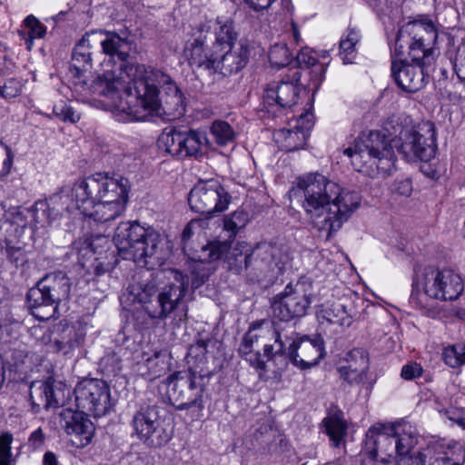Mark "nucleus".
I'll list each match as a JSON object with an SVG mask.
<instances>
[{
    "label": "nucleus",
    "mask_w": 465,
    "mask_h": 465,
    "mask_svg": "<svg viewBox=\"0 0 465 465\" xmlns=\"http://www.w3.org/2000/svg\"><path fill=\"white\" fill-rule=\"evenodd\" d=\"M393 129L391 134H394V137L390 142L377 131L361 134L353 146L344 150V154L351 158L352 165L359 172L370 175L386 174L394 169V148L407 162H428L434 157L437 144L433 123L426 122L414 127L408 124L406 118L404 125L397 122Z\"/></svg>",
    "instance_id": "1"
},
{
    "label": "nucleus",
    "mask_w": 465,
    "mask_h": 465,
    "mask_svg": "<svg viewBox=\"0 0 465 465\" xmlns=\"http://www.w3.org/2000/svg\"><path fill=\"white\" fill-rule=\"evenodd\" d=\"M439 36L435 22L428 15H419L398 30L391 48V74L404 92L415 93L427 83L434 64V45Z\"/></svg>",
    "instance_id": "2"
},
{
    "label": "nucleus",
    "mask_w": 465,
    "mask_h": 465,
    "mask_svg": "<svg viewBox=\"0 0 465 465\" xmlns=\"http://www.w3.org/2000/svg\"><path fill=\"white\" fill-rule=\"evenodd\" d=\"M164 113L181 115L184 96L171 76L159 69L144 66L143 71L114 102L113 114L120 122L144 121Z\"/></svg>",
    "instance_id": "3"
},
{
    "label": "nucleus",
    "mask_w": 465,
    "mask_h": 465,
    "mask_svg": "<svg viewBox=\"0 0 465 465\" xmlns=\"http://www.w3.org/2000/svg\"><path fill=\"white\" fill-rule=\"evenodd\" d=\"M302 206L313 226L329 240L360 206L357 193L341 188L321 173L298 178Z\"/></svg>",
    "instance_id": "4"
},
{
    "label": "nucleus",
    "mask_w": 465,
    "mask_h": 465,
    "mask_svg": "<svg viewBox=\"0 0 465 465\" xmlns=\"http://www.w3.org/2000/svg\"><path fill=\"white\" fill-rule=\"evenodd\" d=\"M129 190L126 178L98 173L74 183L72 201L89 222L104 225L124 213Z\"/></svg>",
    "instance_id": "5"
},
{
    "label": "nucleus",
    "mask_w": 465,
    "mask_h": 465,
    "mask_svg": "<svg viewBox=\"0 0 465 465\" xmlns=\"http://www.w3.org/2000/svg\"><path fill=\"white\" fill-rule=\"evenodd\" d=\"M224 255L230 270L240 272L242 269H250L260 279L271 278L281 272L288 261V255L281 245L260 242L249 253L244 242L238 243L230 250L228 241L211 242L203 246L199 258L211 262Z\"/></svg>",
    "instance_id": "6"
},
{
    "label": "nucleus",
    "mask_w": 465,
    "mask_h": 465,
    "mask_svg": "<svg viewBox=\"0 0 465 465\" xmlns=\"http://www.w3.org/2000/svg\"><path fill=\"white\" fill-rule=\"evenodd\" d=\"M96 40L103 53L107 56L103 64V73L96 76L94 89L114 102L124 94L131 84L143 71L145 65L130 64L127 60L131 51V43L118 34L100 30L96 31Z\"/></svg>",
    "instance_id": "7"
},
{
    "label": "nucleus",
    "mask_w": 465,
    "mask_h": 465,
    "mask_svg": "<svg viewBox=\"0 0 465 465\" xmlns=\"http://www.w3.org/2000/svg\"><path fill=\"white\" fill-rule=\"evenodd\" d=\"M463 290V280L453 270L425 267L415 271L409 302L422 313L434 316L438 302L454 301Z\"/></svg>",
    "instance_id": "8"
},
{
    "label": "nucleus",
    "mask_w": 465,
    "mask_h": 465,
    "mask_svg": "<svg viewBox=\"0 0 465 465\" xmlns=\"http://www.w3.org/2000/svg\"><path fill=\"white\" fill-rule=\"evenodd\" d=\"M171 274L172 282L155 296L153 285L131 287L133 301L143 304L151 319L164 320L183 302L189 288V277L177 270L172 271Z\"/></svg>",
    "instance_id": "9"
},
{
    "label": "nucleus",
    "mask_w": 465,
    "mask_h": 465,
    "mask_svg": "<svg viewBox=\"0 0 465 465\" xmlns=\"http://www.w3.org/2000/svg\"><path fill=\"white\" fill-rule=\"evenodd\" d=\"M202 42H187L183 55L191 67L203 68L223 75L238 73L244 68L249 61L251 48L244 41L237 45L218 51L207 53L201 45Z\"/></svg>",
    "instance_id": "10"
},
{
    "label": "nucleus",
    "mask_w": 465,
    "mask_h": 465,
    "mask_svg": "<svg viewBox=\"0 0 465 465\" xmlns=\"http://www.w3.org/2000/svg\"><path fill=\"white\" fill-rule=\"evenodd\" d=\"M416 430L408 422L396 424L377 423L372 425L366 433V446L371 450L372 458L386 461L381 453L389 458L393 454L400 458L410 454L417 444Z\"/></svg>",
    "instance_id": "11"
},
{
    "label": "nucleus",
    "mask_w": 465,
    "mask_h": 465,
    "mask_svg": "<svg viewBox=\"0 0 465 465\" xmlns=\"http://www.w3.org/2000/svg\"><path fill=\"white\" fill-rule=\"evenodd\" d=\"M114 242L119 255L124 260L143 262L158 253L163 238L159 232L140 223L125 222L115 229Z\"/></svg>",
    "instance_id": "12"
},
{
    "label": "nucleus",
    "mask_w": 465,
    "mask_h": 465,
    "mask_svg": "<svg viewBox=\"0 0 465 465\" xmlns=\"http://www.w3.org/2000/svg\"><path fill=\"white\" fill-rule=\"evenodd\" d=\"M96 36L97 32L94 31L84 34L72 52L69 74L74 92L81 95L97 94L102 96V94L94 89L96 77L91 83L86 78V73L93 67V49L98 45Z\"/></svg>",
    "instance_id": "13"
},
{
    "label": "nucleus",
    "mask_w": 465,
    "mask_h": 465,
    "mask_svg": "<svg viewBox=\"0 0 465 465\" xmlns=\"http://www.w3.org/2000/svg\"><path fill=\"white\" fill-rule=\"evenodd\" d=\"M312 284L307 280L290 282L272 302L274 318L289 322L304 316L312 303Z\"/></svg>",
    "instance_id": "14"
},
{
    "label": "nucleus",
    "mask_w": 465,
    "mask_h": 465,
    "mask_svg": "<svg viewBox=\"0 0 465 465\" xmlns=\"http://www.w3.org/2000/svg\"><path fill=\"white\" fill-rule=\"evenodd\" d=\"M288 331L280 325L269 322L253 324L242 339L239 351L248 354L254 344L263 346V357L272 360L276 355H283L286 341L290 340Z\"/></svg>",
    "instance_id": "15"
},
{
    "label": "nucleus",
    "mask_w": 465,
    "mask_h": 465,
    "mask_svg": "<svg viewBox=\"0 0 465 465\" xmlns=\"http://www.w3.org/2000/svg\"><path fill=\"white\" fill-rule=\"evenodd\" d=\"M188 202L195 213L211 215L227 210L231 196L218 181H200L191 189Z\"/></svg>",
    "instance_id": "16"
},
{
    "label": "nucleus",
    "mask_w": 465,
    "mask_h": 465,
    "mask_svg": "<svg viewBox=\"0 0 465 465\" xmlns=\"http://www.w3.org/2000/svg\"><path fill=\"white\" fill-rule=\"evenodd\" d=\"M76 406L94 417L105 415L111 408L110 390L101 380H84L74 390Z\"/></svg>",
    "instance_id": "17"
},
{
    "label": "nucleus",
    "mask_w": 465,
    "mask_h": 465,
    "mask_svg": "<svg viewBox=\"0 0 465 465\" xmlns=\"http://www.w3.org/2000/svg\"><path fill=\"white\" fill-rule=\"evenodd\" d=\"M237 33L233 29L232 22L229 19L218 17L214 21H208L199 27L187 42L200 40L201 45L207 53H216L237 45Z\"/></svg>",
    "instance_id": "18"
},
{
    "label": "nucleus",
    "mask_w": 465,
    "mask_h": 465,
    "mask_svg": "<svg viewBox=\"0 0 465 465\" xmlns=\"http://www.w3.org/2000/svg\"><path fill=\"white\" fill-rule=\"evenodd\" d=\"M131 424L137 437L150 447H161L171 439L155 406H141L134 414Z\"/></svg>",
    "instance_id": "19"
},
{
    "label": "nucleus",
    "mask_w": 465,
    "mask_h": 465,
    "mask_svg": "<svg viewBox=\"0 0 465 465\" xmlns=\"http://www.w3.org/2000/svg\"><path fill=\"white\" fill-rule=\"evenodd\" d=\"M299 69H290L277 83L271 84L264 90L263 104L270 112L274 106L291 108L297 104L302 84Z\"/></svg>",
    "instance_id": "20"
},
{
    "label": "nucleus",
    "mask_w": 465,
    "mask_h": 465,
    "mask_svg": "<svg viewBox=\"0 0 465 465\" xmlns=\"http://www.w3.org/2000/svg\"><path fill=\"white\" fill-rule=\"evenodd\" d=\"M76 208L75 203L72 201V188L69 191L54 193L47 200H39L35 203L31 213L35 224V231L41 230L40 234L45 236L47 233L46 227L53 221L57 219L64 211H70Z\"/></svg>",
    "instance_id": "21"
},
{
    "label": "nucleus",
    "mask_w": 465,
    "mask_h": 465,
    "mask_svg": "<svg viewBox=\"0 0 465 465\" xmlns=\"http://www.w3.org/2000/svg\"><path fill=\"white\" fill-rule=\"evenodd\" d=\"M291 338L286 343L292 341L285 352L290 361L302 370L309 369L324 358V341L322 336L315 335L312 338L302 337L299 339Z\"/></svg>",
    "instance_id": "22"
},
{
    "label": "nucleus",
    "mask_w": 465,
    "mask_h": 465,
    "mask_svg": "<svg viewBox=\"0 0 465 465\" xmlns=\"http://www.w3.org/2000/svg\"><path fill=\"white\" fill-rule=\"evenodd\" d=\"M167 384L172 386L171 395L176 401L178 410H188L195 406L201 399V390L197 389L194 381V374L190 371H176L167 378Z\"/></svg>",
    "instance_id": "23"
},
{
    "label": "nucleus",
    "mask_w": 465,
    "mask_h": 465,
    "mask_svg": "<svg viewBox=\"0 0 465 465\" xmlns=\"http://www.w3.org/2000/svg\"><path fill=\"white\" fill-rule=\"evenodd\" d=\"M70 287L71 282L66 274L62 272H56L38 281L36 288H31V296L41 294L43 303L50 305L67 299Z\"/></svg>",
    "instance_id": "24"
},
{
    "label": "nucleus",
    "mask_w": 465,
    "mask_h": 465,
    "mask_svg": "<svg viewBox=\"0 0 465 465\" xmlns=\"http://www.w3.org/2000/svg\"><path fill=\"white\" fill-rule=\"evenodd\" d=\"M88 415L82 410L78 411L66 410L61 413L64 420L65 431L69 435H74L81 446H85L91 441L94 431L93 422L87 418Z\"/></svg>",
    "instance_id": "25"
},
{
    "label": "nucleus",
    "mask_w": 465,
    "mask_h": 465,
    "mask_svg": "<svg viewBox=\"0 0 465 465\" xmlns=\"http://www.w3.org/2000/svg\"><path fill=\"white\" fill-rule=\"evenodd\" d=\"M295 63L300 67L311 68L309 74L312 87L313 91H317L322 81L327 68V64L318 62V54L312 49L305 47L301 49L295 57Z\"/></svg>",
    "instance_id": "26"
},
{
    "label": "nucleus",
    "mask_w": 465,
    "mask_h": 465,
    "mask_svg": "<svg viewBox=\"0 0 465 465\" xmlns=\"http://www.w3.org/2000/svg\"><path fill=\"white\" fill-rule=\"evenodd\" d=\"M208 139L203 132L188 130L181 132V154L179 158L197 157L202 154V148L207 145Z\"/></svg>",
    "instance_id": "27"
},
{
    "label": "nucleus",
    "mask_w": 465,
    "mask_h": 465,
    "mask_svg": "<svg viewBox=\"0 0 465 465\" xmlns=\"http://www.w3.org/2000/svg\"><path fill=\"white\" fill-rule=\"evenodd\" d=\"M317 318L321 322L324 321L340 326H350L352 319L347 312L346 307L340 303H332L331 305H322L317 312Z\"/></svg>",
    "instance_id": "28"
},
{
    "label": "nucleus",
    "mask_w": 465,
    "mask_h": 465,
    "mask_svg": "<svg viewBox=\"0 0 465 465\" xmlns=\"http://www.w3.org/2000/svg\"><path fill=\"white\" fill-rule=\"evenodd\" d=\"M41 393L45 396V408H58L64 406L71 394V390L64 385L45 382L41 385Z\"/></svg>",
    "instance_id": "29"
},
{
    "label": "nucleus",
    "mask_w": 465,
    "mask_h": 465,
    "mask_svg": "<svg viewBox=\"0 0 465 465\" xmlns=\"http://www.w3.org/2000/svg\"><path fill=\"white\" fill-rule=\"evenodd\" d=\"M181 132L177 128L164 130L158 140V146L172 156L179 158L181 154Z\"/></svg>",
    "instance_id": "30"
},
{
    "label": "nucleus",
    "mask_w": 465,
    "mask_h": 465,
    "mask_svg": "<svg viewBox=\"0 0 465 465\" xmlns=\"http://www.w3.org/2000/svg\"><path fill=\"white\" fill-rule=\"evenodd\" d=\"M111 241L108 235L95 234L87 238L80 250L82 256L102 255L110 248Z\"/></svg>",
    "instance_id": "31"
},
{
    "label": "nucleus",
    "mask_w": 465,
    "mask_h": 465,
    "mask_svg": "<svg viewBox=\"0 0 465 465\" xmlns=\"http://www.w3.org/2000/svg\"><path fill=\"white\" fill-rule=\"evenodd\" d=\"M360 41V34L354 29H350L342 35L340 41V55L344 64L352 63L355 56V46Z\"/></svg>",
    "instance_id": "32"
},
{
    "label": "nucleus",
    "mask_w": 465,
    "mask_h": 465,
    "mask_svg": "<svg viewBox=\"0 0 465 465\" xmlns=\"http://www.w3.org/2000/svg\"><path fill=\"white\" fill-rule=\"evenodd\" d=\"M248 223V214L242 210H237L224 217L223 230L228 233V239H233L239 230Z\"/></svg>",
    "instance_id": "33"
},
{
    "label": "nucleus",
    "mask_w": 465,
    "mask_h": 465,
    "mask_svg": "<svg viewBox=\"0 0 465 465\" xmlns=\"http://www.w3.org/2000/svg\"><path fill=\"white\" fill-rule=\"evenodd\" d=\"M165 354L162 351H155L153 356L144 359V364L148 370L145 373L150 380L161 377L167 370Z\"/></svg>",
    "instance_id": "34"
},
{
    "label": "nucleus",
    "mask_w": 465,
    "mask_h": 465,
    "mask_svg": "<svg viewBox=\"0 0 465 465\" xmlns=\"http://www.w3.org/2000/svg\"><path fill=\"white\" fill-rule=\"evenodd\" d=\"M211 134L217 144L221 146L233 143L235 133L232 127L225 121H214L211 126Z\"/></svg>",
    "instance_id": "35"
},
{
    "label": "nucleus",
    "mask_w": 465,
    "mask_h": 465,
    "mask_svg": "<svg viewBox=\"0 0 465 465\" xmlns=\"http://www.w3.org/2000/svg\"><path fill=\"white\" fill-rule=\"evenodd\" d=\"M442 359L446 365L450 368H459L465 364V344H453L444 348Z\"/></svg>",
    "instance_id": "36"
},
{
    "label": "nucleus",
    "mask_w": 465,
    "mask_h": 465,
    "mask_svg": "<svg viewBox=\"0 0 465 465\" xmlns=\"http://www.w3.org/2000/svg\"><path fill=\"white\" fill-rule=\"evenodd\" d=\"M323 422L326 432L330 437V440L333 442V446L338 447L345 434V423L341 419L335 415L327 417L324 419Z\"/></svg>",
    "instance_id": "37"
},
{
    "label": "nucleus",
    "mask_w": 465,
    "mask_h": 465,
    "mask_svg": "<svg viewBox=\"0 0 465 465\" xmlns=\"http://www.w3.org/2000/svg\"><path fill=\"white\" fill-rule=\"evenodd\" d=\"M344 366L358 369L360 371H368L369 357L365 350L354 348L347 353Z\"/></svg>",
    "instance_id": "38"
},
{
    "label": "nucleus",
    "mask_w": 465,
    "mask_h": 465,
    "mask_svg": "<svg viewBox=\"0 0 465 465\" xmlns=\"http://www.w3.org/2000/svg\"><path fill=\"white\" fill-rule=\"evenodd\" d=\"M282 134L285 138V149L289 152L302 149L309 137L305 133L300 132L295 128L282 130Z\"/></svg>",
    "instance_id": "39"
},
{
    "label": "nucleus",
    "mask_w": 465,
    "mask_h": 465,
    "mask_svg": "<svg viewBox=\"0 0 465 465\" xmlns=\"http://www.w3.org/2000/svg\"><path fill=\"white\" fill-rule=\"evenodd\" d=\"M269 60L273 66L283 67L292 64V54L284 45H273L269 53Z\"/></svg>",
    "instance_id": "40"
},
{
    "label": "nucleus",
    "mask_w": 465,
    "mask_h": 465,
    "mask_svg": "<svg viewBox=\"0 0 465 465\" xmlns=\"http://www.w3.org/2000/svg\"><path fill=\"white\" fill-rule=\"evenodd\" d=\"M54 114L64 122L76 123L80 119V114L74 110L71 104L60 101L54 105Z\"/></svg>",
    "instance_id": "41"
},
{
    "label": "nucleus",
    "mask_w": 465,
    "mask_h": 465,
    "mask_svg": "<svg viewBox=\"0 0 465 465\" xmlns=\"http://www.w3.org/2000/svg\"><path fill=\"white\" fill-rule=\"evenodd\" d=\"M207 225L208 220L205 218L191 220L183 231V242H185L195 233H201L207 227Z\"/></svg>",
    "instance_id": "42"
},
{
    "label": "nucleus",
    "mask_w": 465,
    "mask_h": 465,
    "mask_svg": "<svg viewBox=\"0 0 465 465\" xmlns=\"http://www.w3.org/2000/svg\"><path fill=\"white\" fill-rule=\"evenodd\" d=\"M13 441L12 434L5 432L0 435V465L11 464V443Z\"/></svg>",
    "instance_id": "43"
},
{
    "label": "nucleus",
    "mask_w": 465,
    "mask_h": 465,
    "mask_svg": "<svg viewBox=\"0 0 465 465\" xmlns=\"http://www.w3.org/2000/svg\"><path fill=\"white\" fill-rule=\"evenodd\" d=\"M341 378L346 381L349 384H359L366 377L367 371H360L358 369L341 366L339 369Z\"/></svg>",
    "instance_id": "44"
},
{
    "label": "nucleus",
    "mask_w": 465,
    "mask_h": 465,
    "mask_svg": "<svg viewBox=\"0 0 465 465\" xmlns=\"http://www.w3.org/2000/svg\"><path fill=\"white\" fill-rule=\"evenodd\" d=\"M211 269L205 268L203 262L196 263L194 270L192 272V288L197 289L202 286L209 278Z\"/></svg>",
    "instance_id": "45"
},
{
    "label": "nucleus",
    "mask_w": 465,
    "mask_h": 465,
    "mask_svg": "<svg viewBox=\"0 0 465 465\" xmlns=\"http://www.w3.org/2000/svg\"><path fill=\"white\" fill-rule=\"evenodd\" d=\"M442 417L455 422L460 427L465 429V411L463 409L450 407L439 411Z\"/></svg>",
    "instance_id": "46"
},
{
    "label": "nucleus",
    "mask_w": 465,
    "mask_h": 465,
    "mask_svg": "<svg viewBox=\"0 0 465 465\" xmlns=\"http://www.w3.org/2000/svg\"><path fill=\"white\" fill-rule=\"evenodd\" d=\"M12 163L13 156L10 149L0 143V176H5L10 172Z\"/></svg>",
    "instance_id": "47"
},
{
    "label": "nucleus",
    "mask_w": 465,
    "mask_h": 465,
    "mask_svg": "<svg viewBox=\"0 0 465 465\" xmlns=\"http://www.w3.org/2000/svg\"><path fill=\"white\" fill-rule=\"evenodd\" d=\"M314 124L313 114L307 111L302 114L299 118L296 119V124L293 126L296 130L305 133L309 136V132Z\"/></svg>",
    "instance_id": "48"
},
{
    "label": "nucleus",
    "mask_w": 465,
    "mask_h": 465,
    "mask_svg": "<svg viewBox=\"0 0 465 465\" xmlns=\"http://www.w3.org/2000/svg\"><path fill=\"white\" fill-rule=\"evenodd\" d=\"M423 372V369L420 364L417 362H411L405 364L401 368V376L402 379L406 381H411L421 376Z\"/></svg>",
    "instance_id": "49"
},
{
    "label": "nucleus",
    "mask_w": 465,
    "mask_h": 465,
    "mask_svg": "<svg viewBox=\"0 0 465 465\" xmlns=\"http://www.w3.org/2000/svg\"><path fill=\"white\" fill-rule=\"evenodd\" d=\"M21 85L15 79H10L3 86H0V95L4 98L15 97L20 94Z\"/></svg>",
    "instance_id": "50"
},
{
    "label": "nucleus",
    "mask_w": 465,
    "mask_h": 465,
    "mask_svg": "<svg viewBox=\"0 0 465 465\" xmlns=\"http://www.w3.org/2000/svg\"><path fill=\"white\" fill-rule=\"evenodd\" d=\"M399 465H425L426 456L421 452L405 455L398 460Z\"/></svg>",
    "instance_id": "51"
},
{
    "label": "nucleus",
    "mask_w": 465,
    "mask_h": 465,
    "mask_svg": "<svg viewBox=\"0 0 465 465\" xmlns=\"http://www.w3.org/2000/svg\"><path fill=\"white\" fill-rule=\"evenodd\" d=\"M393 190L400 195L410 196L412 192L411 181L409 178L396 180L393 185Z\"/></svg>",
    "instance_id": "52"
},
{
    "label": "nucleus",
    "mask_w": 465,
    "mask_h": 465,
    "mask_svg": "<svg viewBox=\"0 0 465 465\" xmlns=\"http://www.w3.org/2000/svg\"><path fill=\"white\" fill-rule=\"evenodd\" d=\"M454 454L455 453L452 452L451 456H450L449 453H442L435 458L430 465H461L464 460L463 456L461 455V458L458 459L453 457Z\"/></svg>",
    "instance_id": "53"
},
{
    "label": "nucleus",
    "mask_w": 465,
    "mask_h": 465,
    "mask_svg": "<svg viewBox=\"0 0 465 465\" xmlns=\"http://www.w3.org/2000/svg\"><path fill=\"white\" fill-rule=\"evenodd\" d=\"M46 34L45 26L35 16L31 15V41L34 38H43Z\"/></svg>",
    "instance_id": "54"
},
{
    "label": "nucleus",
    "mask_w": 465,
    "mask_h": 465,
    "mask_svg": "<svg viewBox=\"0 0 465 465\" xmlns=\"http://www.w3.org/2000/svg\"><path fill=\"white\" fill-rule=\"evenodd\" d=\"M246 355V361L250 362L252 366L259 370H264L266 367L265 361L262 358L259 352H252V349Z\"/></svg>",
    "instance_id": "55"
},
{
    "label": "nucleus",
    "mask_w": 465,
    "mask_h": 465,
    "mask_svg": "<svg viewBox=\"0 0 465 465\" xmlns=\"http://www.w3.org/2000/svg\"><path fill=\"white\" fill-rule=\"evenodd\" d=\"M246 3L255 11L268 8L274 0H245Z\"/></svg>",
    "instance_id": "56"
},
{
    "label": "nucleus",
    "mask_w": 465,
    "mask_h": 465,
    "mask_svg": "<svg viewBox=\"0 0 465 465\" xmlns=\"http://www.w3.org/2000/svg\"><path fill=\"white\" fill-rule=\"evenodd\" d=\"M32 441H34L35 447H39L43 444L44 436L40 428L31 434V442Z\"/></svg>",
    "instance_id": "57"
},
{
    "label": "nucleus",
    "mask_w": 465,
    "mask_h": 465,
    "mask_svg": "<svg viewBox=\"0 0 465 465\" xmlns=\"http://www.w3.org/2000/svg\"><path fill=\"white\" fill-rule=\"evenodd\" d=\"M43 463H44V465H57L58 461H57V459H56V456L54 455V453H53L51 451H47L44 455Z\"/></svg>",
    "instance_id": "58"
},
{
    "label": "nucleus",
    "mask_w": 465,
    "mask_h": 465,
    "mask_svg": "<svg viewBox=\"0 0 465 465\" xmlns=\"http://www.w3.org/2000/svg\"><path fill=\"white\" fill-rule=\"evenodd\" d=\"M14 223H16L22 229L26 228V222L23 221V218L21 216V213H19V212L14 217Z\"/></svg>",
    "instance_id": "59"
},
{
    "label": "nucleus",
    "mask_w": 465,
    "mask_h": 465,
    "mask_svg": "<svg viewBox=\"0 0 465 465\" xmlns=\"http://www.w3.org/2000/svg\"><path fill=\"white\" fill-rule=\"evenodd\" d=\"M292 29L294 41L296 42V44H299L301 40V35L298 30V26L294 23H292Z\"/></svg>",
    "instance_id": "60"
},
{
    "label": "nucleus",
    "mask_w": 465,
    "mask_h": 465,
    "mask_svg": "<svg viewBox=\"0 0 465 465\" xmlns=\"http://www.w3.org/2000/svg\"><path fill=\"white\" fill-rule=\"evenodd\" d=\"M457 63V65L459 66V71L461 72L465 77V55L462 58H458Z\"/></svg>",
    "instance_id": "61"
},
{
    "label": "nucleus",
    "mask_w": 465,
    "mask_h": 465,
    "mask_svg": "<svg viewBox=\"0 0 465 465\" xmlns=\"http://www.w3.org/2000/svg\"><path fill=\"white\" fill-rule=\"evenodd\" d=\"M22 37L25 40V44L26 45V48L29 49V35H26V34L23 31L20 32Z\"/></svg>",
    "instance_id": "62"
},
{
    "label": "nucleus",
    "mask_w": 465,
    "mask_h": 465,
    "mask_svg": "<svg viewBox=\"0 0 465 465\" xmlns=\"http://www.w3.org/2000/svg\"><path fill=\"white\" fill-rule=\"evenodd\" d=\"M31 315H33L34 317L38 318L40 320H43V321L47 320L49 318L48 316H46V317L40 316L38 313H36L35 312H33V311H31Z\"/></svg>",
    "instance_id": "63"
},
{
    "label": "nucleus",
    "mask_w": 465,
    "mask_h": 465,
    "mask_svg": "<svg viewBox=\"0 0 465 465\" xmlns=\"http://www.w3.org/2000/svg\"><path fill=\"white\" fill-rule=\"evenodd\" d=\"M23 25L25 26V27H29V15L25 16L24 21H23Z\"/></svg>",
    "instance_id": "64"
}]
</instances>
